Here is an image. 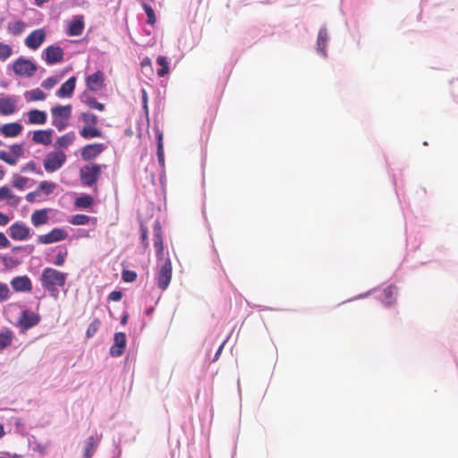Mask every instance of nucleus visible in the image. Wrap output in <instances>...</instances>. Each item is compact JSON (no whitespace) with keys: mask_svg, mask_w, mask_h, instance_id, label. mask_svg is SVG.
Returning a JSON list of instances; mask_svg holds the SVG:
<instances>
[{"mask_svg":"<svg viewBox=\"0 0 458 458\" xmlns=\"http://www.w3.org/2000/svg\"><path fill=\"white\" fill-rule=\"evenodd\" d=\"M66 274L62 273L52 267H47L41 274V284L48 292H57V287H63L65 284Z\"/></svg>","mask_w":458,"mask_h":458,"instance_id":"f257e3e1","label":"nucleus"},{"mask_svg":"<svg viewBox=\"0 0 458 458\" xmlns=\"http://www.w3.org/2000/svg\"><path fill=\"white\" fill-rule=\"evenodd\" d=\"M72 114V106H56L51 108L52 124L58 130L63 131L68 125V120Z\"/></svg>","mask_w":458,"mask_h":458,"instance_id":"f03ea898","label":"nucleus"},{"mask_svg":"<svg viewBox=\"0 0 458 458\" xmlns=\"http://www.w3.org/2000/svg\"><path fill=\"white\" fill-rule=\"evenodd\" d=\"M67 156L62 150H55L47 154L43 165L47 173H54L59 170L66 162Z\"/></svg>","mask_w":458,"mask_h":458,"instance_id":"7ed1b4c3","label":"nucleus"},{"mask_svg":"<svg viewBox=\"0 0 458 458\" xmlns=\"http://www.w3.org/2000/svg\"><path fill=\"white\" fill-rule=\"evenodd\" d=\"M102 167H106V165L91 164L81 167L80 170V178L82 184L89 187L95 184L99 179Z\"/></svg>","mask_w":458,"mask_h":458,"instance_id":"20e7f679","label":"nucleus"},{"mask_svg":"<svg viewBox=\"0 0 458 458\" xmlns=\"http://www.w3.org/2000/svg\"><path fill=\"white\" fill-rule=\"evenodd\" d=\"M13 72L21 77H31L37 72V65L29 59L19 57L13 64Z\"/></svg>","mask_w":458,"mask_h":458,"instance_id":"39448f33","label":"nucleus"},{"mask_svg":"<svg viewBox=\"0 0 458 458\" xmlns=\"http://www.w3.org/2000/svg\"><path fill=\"white\" fill-rule=\"evenodd\" d=\"M172 279V262L169 258L165 259L158 267L157 285L160 289L165 290L170 284Z\"/></svg>","mask_w":458,"mask_h":458,"instance_id":"423d86ee","label":"nucleus"},{"mask_svg":"<svg viewBox=\"0 0 458 458\" xmlns=\"http://www.w3.org/2000/svg\"><path fill=\"white\" fill-rule=\"evenodd\" d=\"M153 245L156 250L157 259H164L165 247L162 226L159 221H155L153 225Z\"/></svg>","mask_w":458,"mask_h":458,"instance_id":"0eeeda50","label":"nucleus"},{"mask_svg":"<svg viewBox=\"0 0 458 458\" xmlns=\"http://www.w3.org/2000/svg\"><path fill=\"white\" fill-rule=\"evenodd\" d=\"M68 233L62 228H54L48 233L38 236V242L42 244H50L66 239Z\"/></svg>","mask_w":458,"mask_h":458,"instance_id":"6e6552de","label":"nucleus"},{"mask_svg":"<svg viewBox=\"0 0 458 458\" xmlns=\"http://www.w3.org/2000/svg\"><path fill=\"white\" fill-rule=\"evenodd\" d=\"M43 55L47 64H54L64 60V52L58 46H49L45 49Z\"/></svg>","mask_w":458,"mask_h":458,"instance_id":"1a4fd4ad","label":"nucleus"},{"mask_svg":"<svg viewBox=\"0 0 458 458\" xmlns=\"http://www.w3.org/2000/svg\"><path fill=\"white\" fill-rule=\"evenodd\" d=\"M9 234L15 241H24L30 236V228L22 222H15L9 229Z\"/></svg>","mask_w":458,"mask_h":458,"instance_id":"9d476101","label":"nucleus"},{"mask_svg":"<svg viewBox=\"0 0 458 458\" xmlns=\"http://www.w3.org/2000/svg\"><path fill=\"white\" fill-rule=\"evenodd\" d=\"M126 335L119 332L115 333L114 336V344L111 346L109 353L113 357H120L125 350Z\"/></svg>","mask_w":458,"mask_h":458,"instance_id":"9b49d317","label":"nucleus"},{"mask_svg":"<svg viewBox=\"0 0 458 458\" xmlns=\"http://www.w3.org/2000/svg\"><path fill=\"white\" fill-rule=\"evenodd\" d=\"M105 149L102 143H93L84 146L81 149V157L83 160H91L100 155Z\"/></svg>","mask_w":458,"mask_h":458,"instance_id":"f8f14e48","label":"nucleus"},{"mask_svg":"<svg viewBox=\"0 0 458 458\" xmlns=\"http://www.w3.org/2000/svg\"><path fill=\"white\" fill-rule=\"evenodd\" d=\"M46 38V33L43 30H33L25 39L26 46L33 50L38 49Z\"/></svg>","mask_w":458,"mask_h":458,"instance_id":"ddd939ff","label":"nucleus"},{"mask_svg":"<svg viewBox=\"0 0 458 458\" xmlns=\"http://www.w3.org/2000/svg\"><path fill=\"white\" fill-rule=\"evenodd\" d=\"M105 76L101 71H97L86 79L87 87L90 91H98L104 87Z\"/></svg>","mask_w":458,"mask_h":458,"instance_id":"4468645a","label":"nucleus"},{"mask_svg":"<svg viewBox=\"0 0 458 458\" xmlns=\"http://www.w3.org/2000/svg\"><path fill=\"white\" fill-rule=\"evenodd\" d=\"M17 107V100L14 97L0 98V114L10 115L13 114Z\"/></svg>","mask_w":458,"mask_h":458,"instance_id":"2eb2a0df","label":"nucleus"},{"mask_svg":"<svg viewBox=\"0 0 458 458\" xmlns=\"http://www.w3.org/2000/svg\"><path fill=\"white\" fill-rule=\"evenodd\" d=\"M397 295V287L394 285H389L384 289L380 295V299L385 305L391 306L395 303Z\"/></svg>","mask_w":458,"mask_h":458,"instance_id":"dca6fc26","label":"nucleus"},{"mask_svg":"<svg viewBox=\"0 0 458 458\" xmlns=\"http://www.w3.org/2000/svg\"><path fill=\"white\" fill-rule=\"evenodd\" d=\"M11 284L18 292H28L32 289L31 281L27 276L14 277Z\"/></svg>","mask_w":458,"mask_h":458,"instance_id":"f3484780","label":"nucleus"},{"mask_svg":"<svg viewBox=\"0 0 458 458\" xmlns=\"http://www.w3.org/2000/svg\"><path fill=\"white\" fill-rule=\"evenodd\" d=\"M52 130H38L34 131L32 140L35 143L48 146L52 143Z\"/></svg>","mask_w":458,"mask_h":458,"instance_id":"a211bd4d","label":"nucleus"},{"mask_svg":"<svg viewBox=\"0 0 458 458\" xmlns=\"http://www.w3.org/2000/svg\"><path fill=\"white\" fill-rule=\"evenodd\" d=\"M76 84V78L74 76L68 79L56 91V96L59 98H69L72 95Z\"/></svg>","mask_w":458,"mask_h":458,"instance_id":"6ab92c4d","label":"nucleus"},{"mask_svg":"<svg viewBox=\"0 0 458 458\" xmlns=\"http://www.w3.org/2000/svg\"><path fill=\"white\" fill-rule=\"evenodd\" d=\"M47 122V114L44 111L33 109L28 112V123L30 124H44Z\"/></svg>","mask_w":458,"mask_h":458,"instance_id":"aec40b11","label":"nucleus"},{"mask_svg":"<svg viewBox=\"0 0 458 458\" xmlns=\"http://www.w3.org/2000/svg\"><path fill=\"white\" fill-rule=\"evenodd\" d=\"M328 40V34L326 28H321L318 31V39H317V48L318 51L323 55L327 56V44Z\"/></svg>","mask_w":458,"mask_h":458,"instance_id":"412c9836","label":"nucleus"},{"mask_svg":"<svg viewBox=\"0 0 458 458\" xmlns=\"http://www.w3.org/2000/svg\"><path fill=\"white\" fill-rule=\"evenodd\" d=\"M21 131L22 126L18 123H6L0 128V131L5 137H16L21 132Z\"/></svg>","mask_w":458,"mask_h":458,"instance_id":"4be33fe9","label":"nucleus"},{"mask_svg":"<svg viewBox=\"0 0 458 458\" xmlns=\"http://www.w3.org/2000/svg\"><path fill=\"white\" fill-rule=\"evenodd\" d=\"M84 30L83 17L81 16L76 20L72 21L69 23L67 34L69 36H80L82 34Z\"/></svg>","mask_w":458,"mask_h":458,"instance_id":"5701e85b","label":"nucleus"},{"mask_svg":"<svg viewBox=\"0 0 458 458\" xmlns=\"http://www.w3.org/2000/svg\"><path fill=\"white\" fill-rule=\"evenodd\" d=\"M75 140V134L73 131H70L61 137H59L55 142V148L60 150V148H66L73 143Z\"/></svg>","mask_w":458,"mask_h":458,"instance_id":"b1692460","label":"nucleus"},{"mask_svg":"<svg viewBox=\"0 0 458 458\" xmlns=\"http://www.w3.org/2000/svg\"><path fill=\"white\" fill-rule=\"evenodd\" d=\"M47 221L48 216L46 209L36 210L31 215V223L35 227L46 225Z\"/></svg>","mask_w":458,"mask_h":458,"instance_id":"393cba45","label":"nucleus"},{"mask_svg":"<svg viewBox=\"0 0 458 458\" xmlns=\"http://www.w3.org/2000/svg\"><path fill=\"white\" fill-rule=\"evenodd\" d=\"M80 135L86 139H92V138H99L102 136V131L96 127V125L93 126H84L80 131Z\"/></svg>","mask_w":458,"mask_h":458,"instance_id":"a878e982","label":"nucleus"},{"mask_svg":"<svg viewBox=\"0 0 458 458\" xmlns=\"http://www.w3.org/2000/svg\"><path fill=\"white\" fill-rule=\"evenodd\" d=\"M26 28V23L21 20L15 21L13 22H9L7 24V31L8 33L18 36L21 34Z\"/></svg>","mask_w":458,"mask_h":458,"instance_id":"bb28decb","label":"nucleus"},{"mask_svg":"<svg viewBox=\"0 0 458 458\" xmlns=\"http://www.w3.org/2000/svg\"><path fill=\"white\" fill-rule=\"evenodd\" d=\"M157 159L159 165L164 168L165 167V153H164V145H163V134L161 131H157Z\"/></svg>","mask_w":458,"mask_h":458,"instance_id":"cd10ccee","label":"nucleus"},{"mask_svg":"<svg viewBox=\"0 0 458 458\" xmlns=\"http://www.w3.org/2000/svg\"><path fill=\"white\" fill-rule=\"evenodd\" d=\"M13 337V332L9 329L0 332V351L11 345Z\"/></svg>","mask_w":458,"mask_h":458,"instance_id":"c85d7f7f","label":"nucleus"},{"mask_svg":"<svg viewBox=\"0 0 458 458\" xmlns=\"http://www.w3.org/2000/svg\"><path fill=\"white\" fill-rule=\"evenodd\" d=\"M157 63L161 66V68L157 70V75L159 77H164L169 72V64L167 58L165 56L159 55L157 58Z\"/></svg>","mask_w":458,"mask_h":458,"instance_id":"c756f323","label":"nucleus"},{"mask_svg":"<svg viewBox=\"0 0 458 458\" xmlns=\"http://www.w3.org/2000/svg\"><path fill=\"white\" fill-rule=\"evenodd\" d=\"M94 199L90 195H82L75 199V206L81 208H88L93 204Z\"/></svg>","mask_w":458,"mask_h":458,"instance_id":"7c9ffc66","label":"nucleus"},{"mask_svg":"<svg viewBox=\"0 0 458 458\" xmlns=\"http://www.w3.org/2000/svg\"><path fill=\"white\" fill-rule=\"evenodd\" d=\"M40 317H21L19 324L22 327L23 330L36 326L39 322Z\"/></svg>","mask_w":458,"mask_h":458,"instance_id":"2f4dec72","label":"nucleus"},{"mask_svg":"<svg viewBox=\"0 0 458 458\" xmlns=\"http://www.w3.org/2000/svg\"><path fill=\"white\" fill-rule=\"evenodd\" d=\"M140 242H141L142 250L145 251L148 250L149 243H148V230L147 225L144 223H140Z\"/></svg>","mask_w":458,"mask_h":458,"instance_id":"473e14b6","label":"nucleus"},{"mask_svg":"<svg viewBox=\"0 0 458 458\" xmlns=\"http://www.w3.org/2000/svg\"><path fill=\"white\" fill-rule=\"evenodd\" d=\"M4 199H13L14 202H19V198H17L12 191V190L7 186L0 187V200Z\"/></svg>","mask_w":458,"mask_h":458,"instance_id":"72a5a7b5","label":"nucleus"},{"mask_svg":"<svg viewBox=\"0 0 458 458\" xmlns=\"http://www.w3.org/2000/svg\"><path fill=\"white\" fill-rule=\"evenodd\" d=\"M89 220L90 217L89 216L83 214H77L71 216L69 222L74 225H87L89 222Z\"/></svg>","mask_w":458,"mask_h":458,"instance_id":"f704fd0d","label":"nucleus"},{"mask_svg":"<svg viewBox=\"0 0 458 458\" xmlns=\"http://www.w3.org/2000/svg\"><path fill=\"white\" fill-rule=\"evenodd\" d=\"M95 449L96 441L94 437L91 436L87 439L83 458H90L93 455Z\"/></svg>","mask_w":458,"mask_h":458,"instance_id":"c9c22d12","label":"nucleus"},{"mask_svg":"<svg viewBox=\"0 0 458 458\" xmlns=\"http://www.w3.org/2000/svg\"><path fill=\"white\" fill-rule=\"evenodd\" d=\"M81 119L85 123V126H93L98 123V116L91 113H81Z\"/></svg>","mask_w":458,"mask_h":458,"instance_id":"e433bc0d","label":"nucleus"},{"mask_svg":"<svg viewBox=\"0 0 458 458\" xmlns=\"http://www.w3.org/2000/svg\"><path fill=\"white\" fill-rule=\"evenodd\" d=\"M55 188V183L48 181H43L38 185V191L44 192L46 195L51 194Z\"/></svg>","mask_w":458,"mask_h":458,"instance_id":"4c0bfd02","label":"nucleus"},{"mask_svg":"<svg viewBox=\"0 0 458 458\" xmlns=\"http://www.w3.org/2000/svg\"><path fill=\"white\" fill-rule=\"evenodd\" d=\"M12 54L13 49L9 45L0 43V59L2 61H5L6 59H8L12 55Z\"/></svg>","mask_w":458,"mask_h":458,"instance_id":"58836bf2","label":"nucleus"},{"mask_svg":"<svg viewBox=\"0 0 458 458\" xmlns=\"http://www.w3.org/2000/svg\"><path fill=\"white\" fill-rule=\"evenodd\" d=\"M29 179L20 175H14L13 180V186L19 190H23Z\"/></svg>","mask_w":458,"mask_h":458,"instance_id":"ea45409f","label":"nucleus"},{"mask_svg":"<svg viewBox=\"0 0 458 458\" xmlns=\"http://www.w3.org/2000/svg\"><path fill=\"white\" fill-rule=\"evenodd\" d=\"M30 100L31 101H39L44 100L46 98V94L39 89H32L29 92Z\"/></svg>","mask_w":458,"mask_h":458,"instance_id":"a19ab883","label":"nucleus"},{"mask_svg":"<svg viewBox=\"0 0 458 458\" xmlns=\"http://www.w3.org/2000/svg\"><path fill=\"white\" fill-rule=\"evenodd\" d=\"M142 7L148 17V23L153 25L156 22V15L153 8L147 4H143Z\"/></svg>","mask_w":458,"mask_h":458,"instance_id":"79ce46f5","label":"nucleus"},{"mask_svg":"<svg viewBox=\"0 0 458 458\" xmlns=\"http://www.w3.org/2000/svg\"><path fill=\"white\" fill-rule=\"evenodd\" d=\"M0 159L7 163L8 165H16V157H13L12 153H9L5 150L0 151Z\"/></svg>","mask_w":458,"mask_h":458,"instance_id":"37998d69","label":"nucleus"},{"mask_svg":"<svg viewBox=\"0 0 458 458\" xmlns=\"http://www.w3.org/2000/svg\"><path fill=\"white\" fill-rule=\"evenodd\" d=\"M122 279L126 283H132L137 279V273L132 270H123Z\"/></svg>","mask_w":458,"mask_h":458,"instance_id":"c03bdc74","label":"nucleus"},{"mask_svg":"<svg viewBox=\"0 0 458 458\" xmlns=\"http://www.w3.org/2000/svg\"><path fill=\"white\" fill-rule=\"evenodd\" d=\"M27 171H30V172L36 173V174H40V175L43 174L42 171L37 166V164L35 162H33V161H30V162L27 163L21 168V172L22 173H25Z\"/></svg>","mask_w":458,"mask_h":458,"instance_id":"a18cd8bd","label":"nucleus"},{"mask_svg":"<svg viewBox=\"0 0 458 458\" xmlns=\"http://www.w3.org/2000/svg\"><path fill=\"white\" fill-rule=\"evenodd\" d=\"M100 326V321L98 319H95L88 327L86 335L87 337H92L98 331Z\"/></svg>","mask_w":458,"mask_h":458,"instance_id":"49530a36","label":"nucleus"},{"mask_svg":"<svg viewBox=\"0 0 458 458\" xmlns=\"http://www.w3.org/2000/svg\"><path fill=\"white\" fill-rule=\"evenodd\" d=\"M87 105L93 109H97L98 111H103L105 109V106L102 103H99L95 98H89L87 99Z\"/></svg>","mask_w":458,"mask_h":458,"instance_id":"de8ad7c7","label":"nucleus"},{"mask_svg":"<svg viewBox=\"0 0 458 458\" xmlns=\"http://www.w3.org/2000/svg\"><path fill=\"white\" fill-rule=\"evenodd\" d=\"M10 290L6 284L0 283V301H4L9 298Z\"/></svg>","mask_w":458,"mask_h":458,"instance_id":"09e8293b","label":"nucleus"},{"mask_svg":"<svg viewBox=\"0 0 458 458\" xmlns=\"http://www.w3.org/2000/svg\"><path fill=\"white\" fill-rule=\"evenodd\" d=\"M11 152L13 157H16V161L18 157L22 156L23 154V147L21 144H14L11 146Z\"/></svg>","mask_w":458,"mask_h":458,"instance_id":"8fccbe9b","label":"nucleus"},{"mask_svg":"<svg viewBox=\"0 0 458 458\" xmlns=\"http://www.w3.org/2000/svg\"><path fill=\"white\" fill-rule=\"evenodd\" d=\"M57 84V80L55 77H49L42 82V87L46 89H50Z\"/></svg>","mask_w":458,"mask_h":458,"instance_id":"3c124183","label":"nucleus"},{"mask_svg":"<svg viewBox=\"0 0 458 458\" xmlns=\"http://www.w3.org/2000/svg\"><path fill=\"white\" fill-rule=\"evenodd\" d=\"M66 256H67V251L58 252V254L56 255L55 260L54 261V264L56 266L64 265V263L65 262V259H66Z\"/></svg>","mask_w":458,"mask_h":458,"instance_id":"603ef678","label":"nucleus"},{"mask_svg":"<svg viewBox=\"0 0 458 458\" xmlns=\"http://www.w3.org/2000/svg\"><path fill=\"white\" fill-rule=\"evenodd\" d=\"M123 297V293L121 291H113L110 293L108 299L113 301H119Z\"/></svg>","mask_w":458,"mask_h":458,"instance_id":"864d4df0","label":"nucleus"},{"mask_svg":"<svg viewBox=\"0 0 458 458\" xmlns=\"http://www.w3.org/2000/svg\"><path fill=\"white\" fill-rule=\"evenodd\" d=\"M10 246V242L4 233L0 232V249L7 248Z\"/></svg>","mask_w":458,"mask_h":458,"instance_id":"5fc2aeb1","label":"nucleus"},{"mask_svg":"<svg viewBox=\"0 0 458 458\" xmlns=\"http://www.w3.org/2000/svg\"><path fill=\"white\" fill-rule=\"evenodd\" d=\"M38 195V191H32V192H29L27 195H26V199L27 201L29 202H34L35 199H36V196Z\"/></svg>","mask_w":458,"mask_h":458,"instance_id":"6e6d98bb","label":"nucleus"},{"mask_svg":"<svg viewBox=\"0 0 458 458\" xmlns=\"http://www.w3.org/2000/svg\"><path fill=\"white\" fill-rule=\"evenodd\" d=\"M8 216L0 212V225H6L9 223Z\"/></svg>","mask_w":458,"mask_h":458,"instance_id":"4d7b16f0","label":"nucleus"},{"mask_svg":"<svg viewBox=\"0 0 458 458\" xmlns=\"http://www.w3.org/2000/svg\"><path fill=\"white\" fill-rule=\"evenodd\" d=\"M151 59L149 57H145L143 58V60L141 61V67L144 68V67H151Z\"/></svg>","mask_w":458,"mask_h":458,"instance_id":"13d9d810","label":"nucleus"},{"mask_svg":"<svg viewBox=\"0 0 458 458\" xmlns=\"http://www.w3.org/2000/svg\"><path fill=\"white\" fill-rule=\"evenodd\" d=\"M142 101L144 104V108H148V95L145 89H142Z\"/></svg>","mask_w":458,"mask_h":458,"instance_id":"bf43d9fd","label":"nucleus"},{"mask_svg":"<svg viewBox=\"0 0 458 458\" xmlns=\"http://www.w3.org/2000/svg\"><path fill=\"white\" fill-rule=\"evenodd\" d=\"M224 344H225V343H223V344L219 346L218 350L216 351V354H215V357H214V359H213V361H216V360H218V358H219V356H220V354H221V352H222V350H223V348H224Z\"/></svg>","mask_w":458,"mask_h":458,"instance_id":"052dcab7","label":"nucleus"},{"mask_svg":"<svg viewBox=\"0 0 458 458\" xmlns=\"http://www.w3.org/2000/svg\"><path fill=\"white\" fill-rule=\"evenodd\" d=\"M35 4L38 7L42 6L45 3L48 2L49 0H34Z\"/></svg>","mask_w":458,"mask_h":458,"instance_id":"680f3d73","label":"nucleus"},{"mask_svg":"<svg viewBox=\"0 0 458 458\" xmlns=\"http://www.w3.org/2000/svg\"><path fill=\"white\" fill-rule=\"evenodd\" d=\"M4 176V170L2 165H0V180Z\"/></svg>","mask_w":458,"mask_h":458,"instance_id":"e2e57ef3","label":"nucleus"},{"mask_svg":"<svg viewBox=\"0 0 458 458\" xmlns=\"http://www.w3.org/2000/svg\"><path fill=\"white\" fill-rule=\"evenodd\" d=\"M4 435V429L2 425H0V438Z\"/></svg>","mask_w":458,"mask_h":458,"instance_id":"0e129e2a","label":"nucleus"},{"mask_svg":"<svg viewBox=\"0 0 458 458\" xmlns=\"http://www.w3.org/2000/svg\"><path fill=\"white\" fill-rule=\"evenodd\" d=\"M127 320H128V317H123V318H122V320H121V323H122L123 325H125V324L127 323Z\"/></svg>","mask_w":458,"mask_h":458,"instance_id":"69168bd1","label":"nucleus"},{"mask_svg":"<svg viewBox=\"0 0 458 458\" xmlns=\"http://www.w3.org/2000/svg\"><path fill=\"white\" fill-rule=\"evenodd\" d=\"M21 315L26 316V315H29V314H28V311H27V310H24V311H22V314H21Z\"/></svg>","mask_w":458,"mask_h":458,"instance_id":"338daca9","label":"nucleus"}]
</instances>
